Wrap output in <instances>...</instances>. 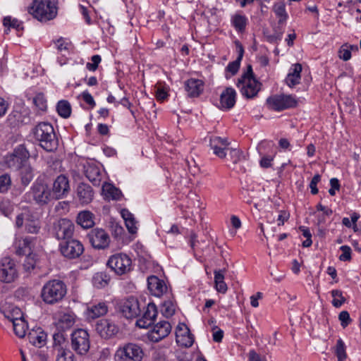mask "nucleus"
<instances>
[{"label":"nucleus","mask_w":361,"mask_h":361,"mask_svg":"<svg viewBox=\"0 0 361 361\" xmlns=\"http://www.w3.org/2000/svg\"><path fill=\"white\" fill-rule=\"evenodd\" d=\"M27 151L21 145L16 148L11 155L13 161H16L22 164L19 168V176L22 184L25 186L27 185L33 178L32 167L30 165L23 164L27 158Z\"/></svg>","instance_id":"5"},{"label":"nucleus","mask_w":361,"mask_h":361,"mask_svg":"<svg viewBox=\"0 0 361 361\" xmlns=\"http://www.w3.org/2000/svg\"><path fill=\"white\" fill-rule=\"evenodd\" d=\"M185 90L189 97H198L204 91V82L200 79L190 78L184 83Z\"/></svg>","instance_id":"22"},{"label":"nucleus","mask_w":361,"mask_h":361,"mask_svg":"<svg viewBox=\"0 0 361 361\" xmlns=\"http://www.w3.org/2000/svg\"><path fill=\"white\" fill-rule=\"evenodd\" d=\"M0 311L12 323L24 317L23 313L19 307L8 302L0 305Z\"/></svg>","instance_id":"23"},{"label":"nucleus","mask_w":361,"mask_h":361,"mask_svg":"<svg viewBox=\"0 0 361 361\" xmlns=\"http://www.w3.org/2000/svg\"><path fill=\"white\" fill-rule=\"evenodd\" d=\"M101 61L102 58L99 55H94L91 57V62L87 63L86 68L90 71H95Z\"/></svg>","instance_id":"54"},{"label":"nucleus","mask_w":361,"mask_h":361,"mask_svg":"<svg viewBox=\"0 0 361 361\" xmlns=\"http://www.w3.org/2000/svg\"><path fill=\"white\" fill-rule=\"evenodd\" d=\"M56 361H68L69 355L72 353L67 350H63V352H56Z\"/></svg>","instance_id":"64"},{"label":"nucleus","mask_w":361,"mask_h":361,"mask_svg":"<svg viewBox=\"0 0 361 361\" xmlns=\"http://www.w3.org/2000/svg\"><path fill=\"white\" fill-rule=\"evenodd\" d=\"M32 133L39 145L46 151L53 152L57 149L59 140L51 123L41 122L33 128Z\"/></svg>","instance_id":"1"},{"label":"nucleus","mask_w":361,"mask_h":361,"mask_svg":"<svg viewBox=\"0 0 361 361\" xmlns=\"http://www.w3.org/2000/svg\"><path fill=\"white\" fill-rule=\"evenodd\" d=\"M239 47V51H238V58L234 61L228 64V66L226 68V71L231 73L230 76L226 75V78H229L231 76L235 75L240 66V62L243 56L244 49L243 46L240 44H238Z\"/></svg>","instance_id":"35"},{"label":"nucleus","mask_w":361,"mask_h":361,"mask_svg":"<svg viewBox=\"0 0 361 361\" xmlns=\"http://www.w3.org/2000/svg\"><path fill=\"white\" fill-rule=\"evenodd\" d=\"M302 69L300 63H295L290 68V72L286 78V82L290 87H293L300 83Z\"/></svg>","instance_id":"32"},{"label":"nucleus","mask_w":361,"mask_h":361,"mask_svg":"<svg viewBox=\"0 0 361 361\" xmlns=\"http://www.w3.org/2000/svg\"><path fill=\"white\" fill-rule=\"evenodd\" d=\"M230 150V156L231 159L234 164L238 163L240 161L242 157V152L238 149H229Z\"/></svg>","instance_id":"58"},{"label":"nucleus","mask_w":361,"mask_h":361,"mask_svg":"<svg viewBox=\"0 0 361 361\" xmlns=\"http://www.w3.org/2000/svg\"><path fill=\"white\" fill-rule=\"evenodd\" d=\"M75 324V315L73 313H63L59 317L56 323V328L61 331H64Z\"/></svg>","instance_id":"33"},{"label":"nucleus","mask_w":361,"mask_h":361,"mask_svg":"<svg viewBox=\"0 0 361 361\" xmlns=\"http://www.w3.org/2000/svg\"><path fill=\"white\" fill-rule=\"evenodd\" d=\"M197 235L195 233L191 232L190 235V245L191 248L193 250L194 255L196 257L197 259H198L200 262H202L203 259L201 255V252L199 250V247L197 246V244H199V241L197 239Z\"/></svg>","instance_id":"45"},{"label":"nucleus","mask_w":361,"mask_h":361,"mask_svg":"<svg viewBox=\"0 0 361 361\" xmlns=\"http://www.w3.org/2000/svg\"><path fill=\"white\" fill-rule=\"evenodd\" d=\"M25 256V259L23 262V267L26 272L30 273L37 266L39 262V257L37 253L33 252L28 253Z\"/></svg>","instance_id":"34"},{"label":"nucleus","mask_w":361,"mask_h":361,"mask_svg":"<svg viewBox=\"0 0 361 361\" xmlns=\"http://www.w3.org/2000/svg\"><path fill=\"white\" fill-rule=\"evenodd\" d=\"M108 312V305L105 302L90 303L87 308L86 316L88 319H95Z\"/></svg>","instance_id":"25"},{"label":"nucleus","mask_w":361,"mask_h":361,"mask_svg":"<svg viewBox=\"0 0 361 361\" xmlns=\"http://www.w3.org/2000/svg\"><path fill=\"white\" fill-rule=\"evenodd\" d=\"M273 11L276 16L279 18V24H283L288 18L285 4L282 1L275 3L273 6Z\"/></svg>","instance_id":"41"},{"label":"nucleus","mask_w":361,"mask_h":361,"mask_svg":"<svg viewBox=\"0 0 361 361\" xmlns=\"http://www.w3.org/2000/svg\"><path fill=\"white\" fill-rule=\"evenodd\" d=\"M72 350L79 355H86L90 348V334L83 329L74 330L71 335Z\"/></svg>","instance_id":"8"},{"label":"nucleus","mask_w":361,"mask_h":361,"mask_svg":"<svg viewBox=\"0 0 361 361\" xmlns=\"http://www.w3.org/2000/svg\"><path fill=\"white\" fill-rule=\"evenodd\" d=\"M67 287L65 283L59 279L48 281L41 290L42 301L47 305H54L61 302L66 296Z\"/></svg>","instance_id":"3"},{"label":"nucleus","mask_w":361,"mask_h":361,"mask_svg":"<svg viewBox=\"0 0 361 361\" xmlns=\"http://www.w3.org/2000/svg\"><path fill=\"white\" fill-rule=\"evenodd\" d=\"M77 223L84 228H90L94 224L93 214L89 211L81 212L78 214Z\"/></svg>","instance_id":"36"},{"label":"nucleus","mask_w":361,"mask_h":361,"mask_svg":"<svg viewBox=\"0 0 361 361\" xmlns=\"http://www.w3.org/2000/svg\"><path fill=\"white\" fill-rule=\"evenodd\" d=\"M147 286L150 293L157 297L161 296L167 290L165 282L156 276L152 275L147 278Z\"/></svg>","instance_id":"24"},{"label":"nucleus","mask_w":361,"mask_h":361,"mask_svg":"<svg viewBox=\"0 0 361 361\" xmlns=\"http://www.w3.org/2000/svg\"><path fill=\"white\" fill-rule=\"evenodd\" d=\"M37 238L31 236H17L13 243V248L16 255L18 256L26 255L33 252Z\"/></svg>","instance_id":"14"},{"label":"nucleus","mask_w":361,"mask_h":361,"mask_svg":"<svg viewBox=\"0 0 361 361\" xmlns=\"http://www.w3.org/2000/svg\"><path fill=\"white\" fill-rule=\"evenodd\" d=\"M266 104L270 110L281 111L295 107L298 105V99L291 94H274L267 99Z\"/></svg>","instance_id":"9"},{"label":"nucleus","mask_w":361,"mask_h":361,"mask_svg":"<svg viewBox=\"0 0 361 361\" xmlns=\"http://www.w3.org/2000/svg\"><path fill=\"white\" fill-rule=\"evenodd\" d=\"M338 319L340 320L341 325L343 328L347 327L352 322V319L350 318L348 312L345 310L340 312Z\"/></svg>","instance_id":"56"},{"label":"nucleus","mask_w":361,"mask_h":361,"mask_svg":"<svg viewBox=\"0 0 361 361\" xmlns=\"http://www.w3.org/2000/svg\"><path fill=\"white\" fill-rule=\"evenodd\" d=\"M353 45H343L338 51V57L343 61H348L351 58V49Z\"/></svg>","instance_id":"52"},{"label":"nucleus","mask_w":361,"mask_h":361,"mask_svg":"<svg viewBox=\"0 0 361 361\" xmlns=\"http://www.w3.org/2000/svg\"><path fill=\"white\" fill-rule=\"evenodd\" d=\"M47 334L41 329H32L27 334L29 342L35 347L42 348L46 345Z\"/></svg>","instance_id":"29"},{"label":"nucleus","mask_w":361,"mask_h":361,"mask_svg":"<svg viewBox=\"0 0 361 361\" xmlns=\"http://www.w3.org/2000/svg\"><path fill=\"white\" fill-rule=\"evenodd\" d=\"M95 330L102 338L108 339L118 333V328L111 319H102L97 322Z\"/></svg>","instance_id":"18"},{"label":"nucleus","mask_w":361,"mask_h":361,"mask_svg":"<svg viewBox=\"0 0 361 361\" xmlns=\"http://www.w3.org/2000/svg\"><path fill=\"white\" fill-rule=\"evenodd\" d=\"M12 324L14 334L20 338L25 337L28 327L25 318L13 322Z\"/></svg>","instance_id":"42"},{"label":"nucleus","mask_w":361,"mask_h":361,"mask_svg":"<svg viewBox=\"0 0 361 361\" xmlns=\"http://www.w3.org/2000/svg\"><path fill=\"white\" fill-rule=\"evenodd\" d=\"M331 293V296L334 298L332 305L335 307H340L345 302V298L343 297L341 290H333Z\"/></svg>","instance_id":"49"},{"label":"nucleus","mask_w":361,"mask_h":361,"mask_svg":"<svg viewBox=\"0 0 361 361\" xmlns=\"http://www.w3.org/2000/svg\"><path fill=\"white\" fill-rule=\"evenodd\" d=\"M157 315L156 305L152 303L148 304L142 317L136 321L137 326L143 329L148 328L154 323Z\"/></svg>","instance_id":"21"},{"label":"nucleus","mask_w":361,"mask_h":361,"mask_svg":"<svg viewBox=\"0 0 361 361\" xmlns=\"http://www.w3.org/2000/svg\"><path fill=\"white\" fill-rule=\"evenodd\" d=\"M342 254L339 256V259L343 262H349L351 260V248L348 245H342L340 247Z\"/></svg>","instance_id":"53"},{"label":"nucleus","mask_w":361,"mask_h":361,"mask_svg":"<svg viewBox=\"0 0 361 361\" xmlns=\"http://www.w3.org/2000/svg\"><path fill=\"white\" fill-rule=\"evenodd\" d=\"M13 211V206L8 200H0V212L5 216H9Z\"/></svg>","instance_id":"50"},{"label":"nucleus","mask_w":361,"mask_h":361,"mask_svg":"<svg viewBox=\"0 0 361 361\" xmlns=\"http://www.w3.org/2000/svg\"><path fill=\"white\" fill-rule=\"evenodd\" d=\"M54 230L57 239L67 240L72 238L74 224L68 219H60L54 224Z\"/></svg>","instance_id":"16"},{"label":"nucleus","mask_w":361,"mask_h":361,"mask_svg":"<svg viewBox=\"0 0 361 361\" xmlns=\"http://www.w3.org/2000/svg\"><path fill=\"white\" fill-rule=\"evenodd\" d=\"M93 190L88 184L81 183L77 188V196L82 204H89L93 199Z\"/></svg>","instance_id":"30"},{"label":"nucleus","mask_w":361,"mask_h":361,"mask_svg":"<svg viewBox=\"0 0 361 361\" xmlns=\"http://www.w3.org/2000/svg\"><path fill=\"white\" fill-rule=\"evenodd\" d=\"M181 332L176 333V342L182 347L189 348L194 343V337L192 335L183 336Z\"/></svg>","instance_id":"44"},{"label":"nucleus","mask_w":361,"mask_h":361,"mask_svg":"<svg viewBox=\"0 0 361 361\" xmlns=\"http://www.w3.org/2000/svg\"><path fill=\"white\" fill-rule=\"evenodd\" d=\"M56 47L59 51H68L69 44L66 42L63 38L57 39L56 42Z\"/></svg>","instance_id":"62"},{"label":"nucleus","mask_w":361,"mask_h":361,"mask_svg":"<svg viewBox=\"0 0 361 361\" xmlns=\"http://www.w3.org/2000/svg\"><path fill=\"white\" fill-rule=\"evenodd\" d=\"M176 310V304L171 300H165L161 305V312L166 317L173 316Z\"/></svg>","instance_id":"46"},{"label":"nucleus","mask_w":361,"mask_h":361,"mask_svg":"<svg viewBox=\"0 0 361 361\" xmlns=\"http://www.w3.org/2000/svg\"><path fill=\"white\" fill-rule=\"evenodd\" d=\"M81 97H82L83 101L85 102H86L87 104H89L91 106V108H93L94 106H95L96 103L94 100V98L87 91H84L81 94Z\"/></svg>","instance_id":"60"},{"label":"nucleus","mask_w":361,"mask_h":361,"mask_svg":"<svg viewBox=\"0 0 361 361\" xmlns=\"http://www.w3.org/2000/svg\"><path fill=\"white\" fill-rule=\"evenodd\" d=\"M70 190L69 181L64 175L59 176L53 183L51 194L54 199H61L66 197Z\"/></svg>","instance_id":"20"},{"label":"nucleus","mask_w":361,"mask_h":361,"mask_svg":"<svg viewBox=\"0 0 361 361\" xmlns=\"http://www.w3.org/2000/svg\"><path fill=\"white\" fill-rule=\"evenodd\" d=\"M119 310L124 317L132 319L139 317L142 312V307L138 300L130 296L122 301Z\"/></svg>","instance_id":"13"},{"label":"nucleus","mask_w":361,"mask_h":361,"mask_svg":"<svg viewBox=\"0 0 361 361\" xmlns=\"http://www.w3.org/2000/svg\"><path fill=\"white\" fill-rule=\"evenodd\" d=\"M60 251L66 258L77 259L83 253L84 247L79 240L71 238L60 243Z\"/></svg>","instance_id":"12"},{"label":"nucleus","mask_w":361,"mask_h":361,"mask_svg":"<svg viewBox=\"0 0 361 361\" xmlns=\"http://www.w3.org/2000/svg\"><path fill=\"white\" fill-rule=\"evenodd\" d=\"M58 114L63 118H67L71 116V106L67 100H61L56 106Z\"/></svg>","instance_id":"43"},{"label":"nucleus","mask_w":361,"mask_h":361,"mask_svg":"<svg viewBox=\"0 0 361 361\" xmlns=\"http://www.w3.org/2000/svg\"><path fill=\"white\" fill-rule=\"evenodd\" d=\"M143 352L140 346L134 343H128L118 348L115 354V361H141Z\"/></svg>","instance_id":"10"},{"label":"nucleus","mask_w":361,"mask_h":361,"mask_svg":"<svg viewBox=\"0 0 361 361\" xmlns=\"http://www.w3.org/2000/svg\"><path fill=\"white\" fill-rule=\"evenodd\" d=\"M53 340V348L55 351L63 353V350H66L64 348L66 345V338L63 331L59 330V332L54 333Z\"/></svg>","instance_id":"37"},{"label":"nucleus","mask_w":361,"mask_h":361,"mask_svg":"<svg viewBox=\"0 0 361 361\" xmlns=\"http://www.w3.org/2000/svg\"><path fill=\"white\" fill-rule=\"evenodd\" d=\"M335 354L338 358V361H344L346 358L345 345L341 338L337 341Z\"/></svg>","instance_id":"48"},{"label":"nucleus","mask_w":361,"mask_h":361,"mask_svg":"<svg viewBox=\"0 0 361 361\" xmlns=\"http://www.w3.org/2000/svg\"><path fill=\"white\" fill-rule=\"evenodd\" d=\"M110 279V276L105 271L97 272L92 278V283L97 288H102L109 284Z\"/></svg>","instance_id":"38"},{"label":"nucleus","mask_w":361,"mask_h":361,"mask_svg":"<svg viewBox=\"0 0 361 361\" xmlns=\"http://www.w3.org/2000/svg\"><path fill=\"white\" fill-rule=\"evenodd\" d=\"M228 142L226 139L214 136L210 139V147L214 153L220 158H224L226 155V150H228Z\"/></svg>","instance_id":"28"},{"label":"nucleus","mask_w":361,"mask_h":361,"mask_svg":"<svg viewBox=\"0 0 361 361\" xmlns=\"http://www.w3.org/2000/svg\"><path fill=\"white\" fill-rule=\"evenodd\" d=\"M125 224H126V228H127L128 231H129V233H130L132 234H135L137 233V227L136 226L137 222L134 217L130 220H126Z\"/></svg>","instance_id":"59"},{"label":"nucleus","mask_w":361,"mask_h":361,"mask_svg":"<svg viewBox=\"0 0 361 361\" xmlns=\"http://www.w3.org/2000/svg\"><path fill=\"white\" fill-rule=\"evenodd\" d=\"M283 31L281 28L279 27L278 30H275L273 35L268 36V40L270 42H276L280 41L282 39Z\"/></svg>","instance_id":"61"},{"label":"nucleus","mask_w":361,"mask_h":361,"mask_svg":"<svg viewBox=\"0 0 361 361\" xmlns=\"http://www.w3.org/2000/svg\"><path fill=\"white\" fill-rule=\"evenodd\" d=\"M85 174L87 178L95 186H99L103 174L100 168L93 163L85 166Z\"/></svg>","instance_id":"26"},{"label":"nucleus","mask_w":361,"mask_h":361,"mask_svg":"<svg viewBox=\"0 0 361 361\" xmlns=\"http://www.w3.org/2000/svg\"><path fill=\"white\" fill-rule=\"evenodd\" d=\"M32 195L34 200L39 204H47L53 198L51 191L47 185L36 183L32 187Z\"/></svg>","instance_id":"17"},{"label":"nucleus","mask_w":361,"mask_h":361,"mask_svg":"<svg viewBox=\"0 0 361 361\" xmlns=\"http://www.w3.org/2000/svg\"><path fill=\"white\" fill-rule=\"evenodd\" d=\"M231 25L238 33H243L248 24V18L242 12H237L231 18Z\"/></svg>","instance_id":"31"},{"label":"nucleus","mask_w":361,"mask_h":361,"mask_svg":"<svg viewBox=\"0 0 361 361\" xmlns=\"http://www.w3.org/2000/svg\"><path fill=\"white\" fill-rule=\"evenodd\" d=\"M3 24L5 27L16 28L17 30L23 29L21 23L16 19L12 18L11 16H6L4 18Z\"/></svg>","instance_id":"51"},{"label":"nucleus","mask_w":361,"mask_h":361,"mask_svg":"<svg viewBox=\"0 0 361 361\" xmlns=\"http://www.w3.org/2000/svg\"><path fill=\"white\" fill-rule=\"evenodd\" d=\"M321 180V176L319 174H315L310 183V188L311 189V193L312 195H317L319 192L317 188V184Z\"/></svg>","instance_id":"57"},{"label":"nucleus","mask_w":361,"mask_h":361,"mask_svg":"<svg viewBox=\"0 0 361 361\" xmlns=\"http://www.w3.org/2000/svg\"><path fill=\"white\" fill-rule=\"evenodd\" d=\"M171 331V326L167 321H161L155 324L152 329L148 332L147 337L149 341L157 343L166 338Z\"/></svg>","instance_id":"19"},{"label":"nucleus","mask_w":361,"mask_h":361,"mask_svg":"<svg viewBox=\"0 0 361 361\" xmlns=\"http://www.w3.org/2000/svg\"><path fill=\"white\" fill-rule=\"evenodd\" d=\"M290 217V214L284 210L280 211V213L278 216L277 221H278V226L283 225L284 222L288 221V219Z\"/></svg>","instance_id":"63"},{"label":"nucleus","mask_w":361,"mask_h":361,"mask_svg":"<svg viewBox=\"0 0 361 361\" xmlns=\"http://www.w3.org/2000/svg\"><path fill=\"white\" fill-rule=\"evenodd\" d=\"M18 274L16 264L10 257H4L0 259V281L10 283L18 278Z\"/></svg>","instance_id":"11"},{"label":"nucleus","mask_w":361,"mask_h":361,"mask_svg":"<svg viewBox=\"0 0 361 361\" xmlns=\"http://www.w3.org/2000/svg\"><path fill=\"white\" fill-rule=\"evenodd\" d=\"M224 270L214 271V283L215 288L219 293H226L228 290L226 283L224 281Z\"/></svg>","instance_id":"39"},{"label":"nucleus","mask_w":361,"mask_h":361,"mask_svg":"<svg viewBox=\"0 0 361 361\" xmlns=\"http://www.w3.org/2000/svg\"><path fill=\"white\" fill-rule=\"evenodd\" d=\"M11 178L8 175L4 174L0 176V192L8 190L11 185Z\"/></svg>","instance_id":"55"},{"label":"nucleus","mask_w":361,"mask_h":361,"mask_svg":"<svg viewBox=\"0 0 361 361\" xmlns=\"http://www.w3.org/2000/svg\"><path fill=\"white\" fill-rule=\"evenodd\" d=\"M15 225L18 228L24 226L25 231L31 234H37L41 228L39 219L30 210H25L17 215Z\"/></svg>","instance_id":"6"},{"label":"nucleus","mask_w":361,"mask_h":361,"mask_svg":"<svg viewBox=\"0 0 361 361\" xmlns=\"http://www.w3.org/2000/svg\"><path fill=\"white\" fill-rule=\"evenodd\" d=\"M33 104L41 111H46L47 109V99L43 93H38L33 98Z\"/></svg>","instance_id":"47"},{"label":"nucleus","mask_w":361,"mask_h":361,"mask_svg":"<svg viewBox=\"0 0 361 361\" xmlns=\"http://www.w3.org/2000/svg\"><path fill=\"white\" fill-rule=\"evenodd\" d=\"M236 85L246 98L251 99L257 96L261 83L255 78L251 65L247 66V71L238 78Z\"/></svg>","instance_id":"4"},{"label":"nucleus","mask_w":361,"mask_h":361,"mask_svg":"<svg viewBox=\"0 0 361 361\" xmlns=\"http://www.w3.org/2000/svg\"><path fill=\"white\" fill-rule=\"evenodd\" d=\"M102 190L107 198L118 200L122 196L121 191L111 184H104Z\"/></svg>","instance_id":"40"},{"label":"nucleus","mask_w":361,"mask_h":361,"mask_svg":"<svg viewBox=\"0 0 361 361\" xmlns=\"http://www.w3.org/2000/svg\"><path fill=\"white\" fill-rule=\"evenodd\" d=\"M28 12L41 22L53 20L58 13V0H33Z\"/></svg>","instance_id":"2"},{"label":"nucleus","mask_w":361,"mask_h":361,"mask_svg":"<svg viewBox=\"0 0 361 361\" xmlns=\"http://www.w3.org/2000/svg\"><path fill=\"white\" fill-rule=\"evenodd\" d=\"M87 238L93 247L102 250L109 247L110 237L109 234L102 228H94L87 234Z\"/></svg>","instance_id":"15"},{"label":"nucleus","mask_w":361,"mask_h":361,"mask_svg":"<svg viewBox=\"0 0 361 361\" xmlns=\"http://www.w3.org/2000/svg\"><path fill=\"white\" fill-rule=\"evenodd\" d=\"M236 102V92L232 87H226L220 94V108L228 110L233 108Z\"/></svg>","instance_id":"27"},{"label":"nucleus","mask_w":361,"mask_h":361,"mask_svg":"<svg viewBox=\"0 0 361 361\" xmlns=\"http://www.w3.org/2000/svg\"><path fill=\"white\" fill-rule=\"evenodd\" d=\"M106 267L115 274L122 276L129 273L132 269V260L125 253H116L109 257Z\"/></svg>","instance_id":"7"}]
</instances>
